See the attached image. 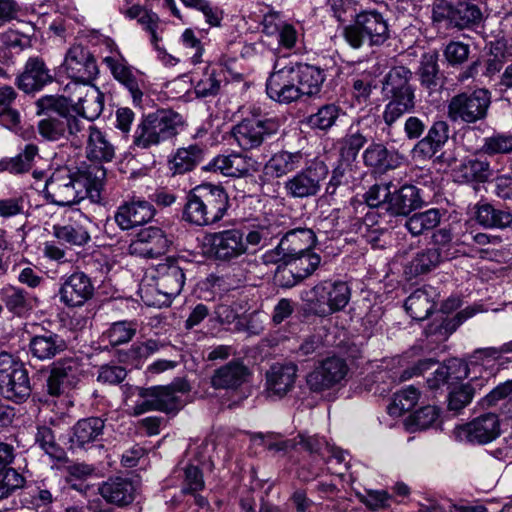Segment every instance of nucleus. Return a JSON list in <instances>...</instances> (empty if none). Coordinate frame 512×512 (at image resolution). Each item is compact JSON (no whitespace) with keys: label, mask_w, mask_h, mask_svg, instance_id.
<instances>
[{"label":"nucleus","mask_w":512,"mask_h":512,"mask_svg":"<svg viewBox=\"0 0 512 512\" xmlns=\"http://www.w3.org/2000/svg\"><path fill=\"white\" fill-rule=\"evenodd\" d=\"M105 177V168L95 163L75 171L59 168L45 181V198L58 206L73 205L85 198L98 201Z\"/></svg>","instance_id":"obj_1"},{"label":"nucleus","mask_w":512,"mask_h":512,"mask_svg":"<svg viewBox=\"0 0 512 512\" xmlns=\"http://www.w3.org/2000/svg\"><path fill=\"white\" fill-rule=\"evenodd\" d=\"M229 207V197L222 186L205 183L193 188L186 197L184 221L207 226L220 221Z\"/></svg>","instance_id":"obj_2"},{"label":"nucleus","mask_w":512,"mask_h":512,"mask_svg":"<svg viewBox=\"0 0 512 512\" xmlns=\"http://www.w3.org/2000/svg\"><path fill=\"white\" fill-rule=\"evenodd\" d=\"M155 287L141 289V298L147 306L161 308L169 306L181 293L185 284L184 269L178 259L168 257L155 267Z\"/></svg>","instance_id":"obj_3"},{"label":"nucleus","mask_w":512,"mask_h":512,"mask_svg":"<svg viewBox=\"0 0 512 512\" xmlns=\"http://www.w3.org/2000/svg\"><path fill=\"white\" fill-rule=\"evenodd\" d=\"M345 41L354 49L364 45L381 46L390 37L387 19L375 10H363L355 15L353 23L343 28Z\"/></svg>","instance_id":"obj_4"},{"label":"nucleus","mask_w":512,"mask_h":512,"mask_svg":"<svg viewBox=\"0 0 512 512\" xmlns=\"http://www.w3.org/2000/svg\"><path fill=\"white\" fill-rule=\"evenodd\" d=\"M180 116L168 110H158L144 116L133 133L132 145L149 149L172 139L178 134Z\"/></svg>","instance_id":"obj_5"},{"label":"nucleus","mask_w":512,"mask_h":512,"mask_svg":"<svg viewBox=\"0 0 512 512\" xmlns=\"http://www.w3.org/2000/svg\"><path fill=\"white\" fill-rule=\"evenodd\" d=\"M189 391L190 385L183 379H177L166 386L139 388V396L143 400L133 407V414L139 416L148 411L177 412L184 406L181 396Z\"/></svg>","instance_id":"obj_6"},{"label":"nucleus","mask_w":512,"mask_h":512,"mask_svg":"<svg viewBox=\"0 0 512 512\" xmlns=\"http://www.w3.org/2000/svg\"><path fill=\"white\" fill-rule=\"evenodd\" d=\"M483 15L478 4L457 0L452 3L448 0H434L432 4V21L445 23L447 28L464 30L478 25Z\"/></svg>","instance_id":"obj_7"},{"label":"nucleus","mask_w":512,"mask_h":512,"mask_svg":"<svg viewBox=\"0 0 512 512\" xmlns=\"http://www.w3.org/2000/svg\"><path fill=\"white\" fill-rule=\"evenodd\" d=\"M0 394L18 404L26 401L31 394L27 369L7 352L0 353Z\"/></svg>","instance_id":"obj_8"},{"label":"nucleus","mask_w":512,"mask_h":512,"mask_svg":"<svg viewBox=\"0 0 512 512\" xmlns=\"http://www.w3.org/2000/svg\"><path fill=\"white\" fill-rule=\"evenodd\" d=\"M491 104V93L487 89H476L453 96L447 107V116L452 122L476 123L487 116Z\"/></svg>","instance_id":"obj_9"},{"label":"nucleus","mask_w":512,"mask_h":512,"mask_svg":"<svg viewBox=\"0 0 512 512\" xmlns=\"http://www.w3.org/2000/svg\"><path fill=\"white\" fill-rule=\"evenodd\" d=\"M316 243V235L308 228H296L288 231L279 244L263 256L264 264L292 265L296 256L312 250Z\"/></svg>","instance_id":"obj_10"},{"label":"nucleus","mask_w":512,"mask_h":512,"mask_svg":"<svg viewBox=\"0 0 512 512\" xmlns=\"http://www.w3.org/2000/svg\"><path fill=\"white\" fill-rule=\"evenodd\" d=\"M308 299L310 309L320 317L343 310L349 303L351 291L346 282L324 281L315 285Z\"/></svg>","instance_id":"obj_11"},{"label":"nucleus","mask_w":512,"mask_h":512,"mask_svg":"<svg viewBox=\"0 0 512 512\" xmlns=\"http://www.w3.org/2000/svg\"><path fill=\"white\" fill-rule=\"evenodd\" d=\"M293 66H290L287 57H279L273 71L266 82V93L270 99L280 104H290L302 97Z\"/></svg>","instance_id":"obj_12"},{"label":"nucleus","mask_w":512,"mask_h":512,"mask_svg":"<svg viewBox=\"0 0 512 512\" xmlns=\"http://www.w3.org/2000/svg\"><path fill=\"white\" fill-rule=\"evenodd\" d=\"M328 174V166L323 161L314 160L284 182L286 195L294 199L315 197Z\"/></svg>","instance_id":"obj_13"},{"label":"nucleus","mask_w":512,"mask_h":512,"mask_svg":"<svg viewBox=\"0 0 512 512\" xmlns=\"http://www.w3.org/2000/svg\"><path fill=\"white\" fill-rule=\"evenodd\" d=\"M349 373L345 359L337 356L322 360L306 376V384L310 391L321 393L341 385Z\"/></svg>","instance_id":"obj_14"},{"label":"nucleus","mask_w":512,"mask_h":512,"mask_svg":"<svg viewBox=\"0 0 512 512\" xmlns=\"http://www.w3.org/2000/svg\"><path fill=\"white\" fill-rule=\"evenodd\" d=\"M280 123L274 118H246L232 129V135L243 150L260 147L263 142L278 133Z\"/></svg>","instance_id":"obj_15"},{"label":"nucleus","mask_w":512,"mask_h":512,"mask_svg":"<svg viewBox=\"0 0 512 512\" xmlns=\"http://www.w3.org/2000/svg\"><path fill=\"white\" fill-rule=\"evenodd\" d=\"M63 66L71 79L83 85L90 84L99 73L94 55L81 44H74L68 49Z\"/></svg>","instance_id":"obj_16"},{"label":"nucleus","mask_w":512,"mask_h":512,"mask_svg":"<svg viewBox=\"0 0 512 512\" xmlns=\"http://www.w3.org/2000/svg\"><path fill=\"white\" fill-rule=\"evenodd\" d=\"M94 293L91 278L82 271L63 277L58 290L59 301L68 308L82 307L93 298Z\"/></svg>","instance_id":"obj_17"},{"label":"nucleus","mask_w":512,"mask_h":512,"mask_svg":"<svg viewBox=\"0 0 512 512\" xmlns=\"http://www.w3.org/2000/svg\"><path fill=\"white\" fill-rule=\"evenodd\" d=\"M82 371V363L76 357L58 360L53 364L48 376L47 393L53 397L63 395L76 384Z\"/></svg>","instance_id":"obj_18"},{"label":"nucleus","mask_w":512,"mask_h":512,"mask_svg":"<svg viewBox=\"0 0 512 512\" xmlns=\"http://www.w3.org/2000/svg\"><path fill=\"white\" fill-rule=\"evenodd\" d=\"M169 246L170 240L164 231L158 227L149 226L135 235L128 250L131 255L153 259L167 253Z\"/></svg>","instance_id":"obj_19"},{"label":"nucleus","mask_w":512,"mask_h":512,"mask_svg":"<svg viewBox=\"0 0 512 512\" xmlns=\"http://www.w3.org/2000/svg\"><path fill=\"white\" fill-rule=\"evenodd\" d=\"M500 435V421L495 413H485L456 428V436L473 444H487Z\"/></svg>","instance_id":"obj_20"},{"label":"nucleus","mask_w":512,"mask_h":512,"mask_svg":"<svg viewBox=\"0 0 512 512\" xmlns=\"http://www.w3.org/2000/svg\"><path fill=\"white\" fill-rule=\"evenodd\" d=\"M211 252L221 261H231L247 253L244 234L239 229L214 232L208 236Z\"/></svg>","instance_id":"obj_21"},{"label":"nucleus","mask_w":512,"mask_h":512,"mask_svg":"<svg viewBox=\"0 0 512 512\" xmlns=\"http://www.w3.org/2000/svg\"><path fill=\"white\" fill-rule=\"evenodd\" d=\"M104 63L109 68L114 79L128 90L133 103L140 106L146 90V83L139 72L129 66L124 59L105 57Z\"/></svg>","instance_id":"obj_22"},{"label":"nucleus","mask_w":512,"mask_h":512,"mask_svg":"<svg viewBox=\"0 0 512 512\" xmlns=\"http://www.w3.org/2000/svg\"><path fill=\"white\" fill-rule=\"evenodd\" d=\"M91 220L80 211H73L68 222L53 226L52 234L60 242L70 246H84L91 237Z\"/></svg>","instance_id":"obj_23"},{"label":"nucleus","mask_w":512,"mask_h":512,"mask_svg":"<svg viewBox=\"0 0 512 512\" xmlns=\"http://www.w3.org/2000/svg\"><path fill=\"white\" fill-rule=\"evenodd\" d=\"M53 80L54 77L43 59L31 57L27 60L24 71L18 76L16 83L25 93H32L41 90Z\"/></svg>","instance_id":"obj_24"},{"label":"nucleus","mask_w":512,"mask_h":512,"mask_svg":"<svg viewBox=\"0 0 512 512\" xmlns=\"http://www.w3.org/2000/svg\"><path fill=\"white\" fill-rule=\"evenodd\" d=\"M154 208L147 201H132L121 205L114 220L122 230H129L138 225H143L154 217Z\"/></svg>","instance_id":"obj_25"},{"label":"nucleus","mask_w":512,"mask_h":512,"mask_svg":"<svg viewBox=\"0 0 512 512\" xmlns=\"http://www.w3.org/2000/svg\"><path fill=\"white\" fill-rule=\"evenodd\" d=\"M363 161L367 167L379 173H385L398 168L403 161V156L397 151L389 150L382 143L373 142L364 150Z\"/></svg>","instance_id":"obj_26"},{"label":"nucleus","mask_w":512,"mask_h":512,"mask_svg":"<svg viewBox=\"0 0 512 512\" xmlns=\"http://www.w3.org/2000/svg\"><path fill=\"white\" fill-rule=\"evenodd\" d=\"M65 340L52 331L33 335L28 344L29 353L41 361L51 360L66 349Z\"/></svg>","instance_id":"obj_27"},{"label":"nucleus","mask_w":512,"mask_h":512,"mask_svg":"<svg viewBox=\"0 0 512 512\" xmlns=\"http://www.w3.org/2000/svg\"><path fill=\"white\" fill-rule=\"evenodd\" d=\"M79 98L70 99L73 110L90 121L97 119L104 108V94L94 85L78 86Z\"/></svg>","instance_id":"obj_28"},{"label":"nucleus","mask_w":512,"mask_h":512,"mask_svg":"<svg viewBox=\"0 0 512 512\" xmlns=\"http://www.w3.org/2000/svg\"><path fill=\"white\" fill-rule=\"evenodd\" d=\"M424 201L420 190L414 185H403L391 193L387 212L392 216H408L412 211L422 207Z\"/></svg>","instance_id":"obj_29"},{"label":"nucleus","mask_w":512,"mask_h":512,"mask_svg":"<svg viewBox=\"0 0 512 512\" xmlns=\"http://www.w3.org/2000/svg\"><path fill=\"white\" fill-rule=\"evenodd\" d=\"M288 62L290 66H293V73L300 90H302V96L317 95L326 79L324 70L307 63L292 62L289 59Z\"/></svg>","instance_id":"obj_30"},{"label":"nucleus","mask_w":512,"mask_h":512,"mask_svg":"<svg viewBox=\"0 0 512 512\" xmlns=\"http://www.w3.org/2000/svg\"><path fill=\"white\" fill-rule=\"evenodd\" d=\"M296 374L293 363L272 365L266 373L268 391L279 397L286 395L294 386Z\"/></svg>","instance_id":"obj_31"},{"label":"nucleus","mask_w":512,"mask_h":512,"mask_svg":"<svg viewBox=\"0 0 512 512\" xmlns=\"http://www.w3.org/2000/svg\"><path fill=\"white\" fill-rule=\"evenodd\" d=\"M98 490L106 502L117 506L128 505L134 500L135 488L128 478H109Z\"/></svg>","instance_id":"obj_32"},{"label":"nucleus","mask_w":512,"mask_h":512,"mask_svg":"<svg viewBox=\"0 0 512 512\" xmlns=\"http://www.w3.org/2000/svg\"><path fill=\"white\" fill-rule=\"evenodd\" d=\"M448 138L449 125L445 121H436L429 128L427 135L414 146L413 153L431 158L444 146Z\"/></svg>","instance_id":"obj_33"},{"label":"nucleus","mask_w":512,"mask_h":512,"mask_svg":"<svg viewBox=\"0 0 512 512\" xmlns=\"http://www.w3.org/2000/svg\"><path fill=\"white\" fill-rule=\"evenodd\" d=\"M248 375L245 365L239 361H231L214 372L211 384L216 389H236L246 381Z\"/></svg>","instance_id":"obj_34"},{"label":"nucleus","mask_w":512,"mask_h":512,"mask_svg":"<svg viewBox=\"0 0 512 512\" xmlns=\"http://www.w3.org/2000/svg\"><path fill=\"white\" fill-rule=\"evenodd\" d=\"M456 182H485L491 175L490 164L486 160L466 158L453 169Z\"/></svg>","instance_id":"obj_35"},{"label":"nucleus","mask_w":512,"mask_h":512,"mask_svg":"<svg viewBox=\"0 0 512 512\" xmlns=\"http://www.w3.org/2000/svg\"><path fill=\"white\" fill-rule=\"evenodd\" d=\"M391 95L390 101L385 105L383 120L387 126H392L405 113L413 111L415 107L414 90H404Z\"/></svg>","instance_id":"obj_36"},{"label":"nucleus","mask_w":512,"mask_h":512,"mask_svg":"<svg viewBox=\"0 0 512 512\" xmlns=\"http://www.w3.org/2000/svg\"><path fill=\"white\" fill-rule=\"evenodd\" d=\"M303 153L281 150L274 153L265 165V172L272 177H283L301 166Z\"/></svg>","instance_id":"obj_37"},{"label":"nucleus","mask_w":512,"mask_h":512,"mask_svg":"<svg viewBox=\"0 0 512 512\" xmlns=\"http://www.w3.org/2000/svg\"><path fill=\"white\" fill-rule=\"evenodd\" d=\"M211 166L214 171H219L224 176L241 177L250 172L253 163L250 157L241 153H233L215 157Z\"/></svg>","instance_id":"obj_38"},{"label":"nucleus","mask_w":512,"mask_h":512,"mask_svg":"<svg viewBox=\"0 0 512 512\" xmlns=\"http://www.w3.org/2000/svg\"><path fill=\"white\" fill-rule=\"evenodd\" d=\"M105 422L100 417L80 419L73 427L72 444L84 448L86 445L100 439L103 434Z\"/></svg>","instance_id":"obj_39"},{"label":"nucleus","mask_w":512,"mask_h":512,"mask_svg":"<svg viewBox=\"0 0 512 512\" xmlns=\"http://www.w3.org/2000/svg\"><path fill=\"white\" fill-rule=\"evenodd\" d=\"M476 220L485 228L505 229L512 227V210L497 209L490 203L476 206Z\"/></svg>","instance_id":"obj_40"},{"label":"nucleus","mask_w":512,"mask_h":512,"mask_svg":"<svg viewBox=\"0 0 512 512\" xmlns=\"http://www.w3.org/2000/svg\"><path fill=\"white\" fill-rule=\"evenodd\" d=\"M86 152L89 159L98 162H110L115 156L113 144L95 126L89 127Z\"/></svg>","instance_id":"obj_41"},{"label":"nucleus","mask_w":512,"mask_h":512,"mask_svg":"<svg viewBox=\"0 0 512 512\" xmlns=\"http://www.w3.org/2000/svg\"><path fill=\"white\" fill-rule=\"evenodd\" d=\"M2 300L6 308L16 316L27 314L36 302V298L30 293L15 286L2 289Z\"/></svg>","instance_id":"obj_42"},{"label":"nucleus","mask_w":512,"mask_h":512,"mask_svg":"<svg viewBox=\"0 0 512 512\" xmlns=\"http://www.w3.org/2000/svg\"><path fill=\"white\" fill-rule=\"evenodd\" d=\"M203 154V149L197 144L179 148L173 159L169 162L170 170L174 174L189 172L202 161Z\"/></svg>","instance_id":"obj_43"},{"label":"nucleus","mask_w":512,"mask_h":512,"mask_svg":"<svg viewBox=\"0 0 512 512\" xmlns=\"http://www.w3.org/2000/svg\"><path fill=\"white\" fill-rule=\"evenodd\" d=\"M39 154V148L35 144H27L24 149L14 157L0 161V171L11 174H23L28 172Z\"/></svg>","instance_id":"obj_44"},{"label":"nucleus","mask_w":512,"mask_h":512,"mask_svg":"<svg viewBox=\"0 0 512 512\" xmlns=\"http://www.w3.org/2000/svg\"><path fill=\"white\" fill-rule=\"evenodd\" d=\"M442 214L439 209L431 208L424 212L414 213L407 218L405 227L412 236H420L440 224Z\"/></svg>","instance_id":"obj_45"},{"label":"nucleus","mask_w":512,"mask_h":512,"mask_svg":"<svg viewBox=\"0 0 512 512\" xmlns=\"http://www.w3.org/2000/svg\"><path fill=\"white\" fill-rule=\"evenodd\" d=\"M512 341L501 345L500 347L480 348L474 351L472 355V365H490L498 363L504 365L512 361Z\"/></svg>","instance_id":"obj_46"},{"label":"nucleus","mask_w":512,"mask_h":512,"mask_svg":"<svg viewBox=\"0 0 512 512\" xmlns=\"http://www.w3.org/2000/svg\"><path fill=\"white\" fill-rule=\"evenodd\" d=\"M434 306V302L424 289L415 290L405 301L407 313L418 321L426 319L432 313Z\"/></svg>","instance_id":"obj_47"},{"label":"nucleus","mask_w":512,"mask_h":512,"mask_svg":"<svg viewBox=\"0 0 512 512\" xmlns=\"http://www.w3.org/2000/svg\"><path fill=\"white\" fill-rule=\"evenodd\" d=\"M483 386V380L472 379L470 382L453 388L448 396V408L451 411L459 412L466 407L473 399L477 389Z\"/></svg>","instance_id":"obj_48"},{"label":"nucleus","mask_w":512,"mask_h":512,"mask_svg":"<svg viewBox=\"0 0 512 512\" xmlns=\"http://www.w3.org/2000/svg\"><path fill=\"white\" fill-rule=\"evenodd\" d=\"M296 259L292 261L291 266H295V272L289 271L293 277V281H288L286 286H293L296 283L302 281L307 278L319 267L321 262V257L317 254L309 250L302 255L296 256Z\"/></svg>","instance_id":"obj_49"},{"label":"nucleus","mask_w":512,"mask_h":512,"mask_svg":"<svg viewBox=\"0 0 512 512\" xmlns=\"http://www.w3.org/2000/svg\"><path fill=\"white\" fill-rule=\"evenodd\" d=\"M443 261L436 250L427 247L414 256L407 268L410 275L418 276L432 271Z\"/></svg>","instance_id":"obj_50"},{"label":"nucleus","mask_w":512,"mask_h":512,"mask_svg":"<svg viewBox=\"0 0 512 512\" xmlns=\"http://www.w3.org/2000/svg\"><path fill=\"white\" fill-rule=\"evenodd\" d=\"M340 111V107L335 104H325L308 116L306 123L312 129L327 130L336 123Z\"/></svg>","instance_id":"obj_51"},{"label":"nucleus","mask_w":512,"mask_h":512,"mask_svg":"<svg viewBox=\"0 0 512 512\" xmlns=\"http://www.w3.org/2000/svg\"><path fill=\"white\" fill-rule=\"evenodd\" d=\"M193 82L195 94L200 98L216 96L221 86L216 71L210 67H206L200 77L194 76Z\"/></svg>","instance_id":"obj_52"},{"label":"nucleus","mask_w":512,"mask_h":512,"mask_svg":"<svg viewBox=\"0 0 512 512\" xmlns=\"http://www.w3.org/2000/svg\"><path fill=\"white\" fill-rule=\"evenodd\" d=\"M437 61L438 55L436 53L425 54L421 61V83L430 90H436L441 86V77Z\"/></svg>","instance_id":"obj_53"},{"label":"nucleus","mask_w":512,"mask_h":512,"mask_svg":"<svg viewBox=\"0 0 512 512\" xmlns=\"http://www.w3.org/2000/svg\"><path fill=\"white\" fill-rule=\"evenodd\" d=\"M419 399L418 390L409 386L394 394L392 403L388 406V413L391 416H401L404 412L411 410Z\"/></svg>","instance_id":"obj_54"},{"label":"nucleus","mask_w":512,"mask_h":512,"mask_svg":"<svg viewBox=\"0 0 512 512\" xmlns=\"http://www.w3.org/2000/svg\"><path fill=\"white\" fill-rule=\"evenodd\" d=\"M136 324L129 321L114 322L102 335L112 345L129 342L136 334Z\"/></svg>","instance_id":"obj_55"},{"label":"nucleus","mask_w":512,"mask_h":512,"mask_svg":"<svg viewBox=\"0 0 512 512\" xmlns=\"http://www.w3.org/2000/svg\"><path fill=\"white\" fill-rule=\"evenodd\" d=\"M367 138L358 130L351 127L349 132L339 141L340 156L343 160L353 161L363 148Z\"/></svg>","instance_id":"obj_56"},{"label":"nucleus","mask_w":512,"mask_h":512,"mask_svg":"<svg viewBox=\"0 0 512 512\" xmlns=\"http://www.w3.org/2000/svg\"><path fill=\"white\" fill-rule=\"evenodd\" d=\"M412 77L411 71L404 66H397L392 68L385 77L384 90L387 93H394L404 90H412L410 79Z\"/></svg>","instance_id":"obj_57"},{"label":"nucleus","mask_w":512,"mask_h":512,"mask_svg":"<svg viewBox=\"0 0 512 512\" xmlns=\"http://www.w3.org/2000/svg\"><path fill=\"white\" fill-rule=\"evenodd\" d=\"M39 135L46 141H58L66 138L63 116H47L37 124Z\"/></svg>","instance_id":"obj_58"},{"label":"nucleus","mask_w":512,"mask_h":512,"mask_svg":"<svg viewBox=\"0 0 512 512\" xmlns=\"http://www.w3.org/2000/svg\"><path fill=\"white\" fill-rule=\"evenodd\" d=\"M25 477L14 468L0 472V500L7 499L25 486Z\"/></svg>","instance_id":"obj_59"},{"label":"nucleus","mask_w":512,"mask_h":512,"mask_svg":"<svg viewBox=\"0 0 512 512\" xmlns=\"http://www.w3.org/2000/svg\"><path fill=\"white\" fill-rule=\"evenodd\" d=\"M483 153L493 156L512 152V134L495 133L484 139L481 147Z\"/></svg>","instance_id":"obj_60"},{"label":"nucleus","mask_w":512,"mask_h":512,"mask_svg":"<svg viewBox=\"0 0 512 512\" xmlns=\"http://www.w3.org/2000/svg\"><path fill=\"white\" fill-rule=\"evenodd\" d=\"M431 245L430 248L436 250L444 261L456 257V250L452 243V234L448 229H439L434 232L431 237Z\"/></svg>","instance_id":"obj_61"},{"label":"nucleus","mask_w":512,"mask_h":512,"mask_svg":"<svg viewBox=\"0 0 512 512\" xmlns=\"http://www.w3.org/2000/svg\"><path fill=\"white\" fill-rule=\"evenodd\" d=\"M374 88H376V80L370 72L364 71L352 78L353 96L359 103L366 102Z\"/></svg>","instance_id":"obj_62"},{"label":"nucleus","mask_w":512,"mask_h":512,"mask_svg":"<svg viewBox=\"0 0 512 512\" xmlns=\"http://www.w3.org/2000/svg\"><path fill=\"white\" fill-rule=\"evenodd\" d=\"M477 313V310L473 307H466L465 309L458 312L453 318L451 319H443L441 324L434 327V325H430L428 329L426 330L427 334H436L440 333L442 334L443 331L445 334H450L456 328L461 325L464 321L471 318Z\"/></svg>","instance_id":"obj_63"},{"label":"nucleus","mask_w":512,"mask_h":512,"mask_svg":"<svg viewBox=\"0 0 512 512\" xmlns=\"http://www.w3.org/2000/svg\"><path fill=\"white\" fill-rule=\"evenodd\" d=\"M35 442L39 447L44 450L48 455L53 458L59 459L62 456V449L57 444L55 436L51 428L47 426H40L35 434Z\"/></svg>","instance_id":"obj_64"}]
</instances>
